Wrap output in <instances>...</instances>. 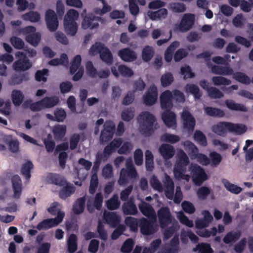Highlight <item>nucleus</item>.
I'll return each mask as SVG.
<instances>
[{"label":"nucleus","instance_id":"f257e3e1","mask_svg":"<svg viewBox=\"0 0 253 253\" xmlns=\"http://www.w3.org/2000/svg\"><path fill=\"white\" fill-rule=\"evenodd\" d=\"M137 120L139 123L140 131L145 136H149L154 132V126L155 129L157 128L158 124H155L156 118L149 112H142L138 116Z\"/></svg>","mask_w":253,"mask_h":253},{"label":"nucleus","instance_id":"f03ea898","mask_svg":"<svg viewBox=\"0 0 253 253\" xmlns=\"http://www.w3.org/2000/svg\"><path fill=\"white\" fill-rule=\"evenodd\" d=\"M78 12L75 9L69 10L64 18V27L66 34L74 36L77 33L78 26L76 21L79 17Z\"/></svg>","mask_w":253,"mask_h":253},{"label":"nucleus","instance_id":"7ed1b4c3","mask_svg":"<svg viewBox=\"0 0 253 253\" xmlns=\"http://www.w3.org/2000/svg\"><path fill=\"white\" fill-rule=\"evenodd\" d=\"M189 169L192 181L195 185L200 186L208 179L204 169L197 164H191Z\"/></svg>","mask_w":253,"mask_h":253},{"label":"nucleus","instance_id":"20e7f679","mask_svg":"<svg viewBox=\"0 0 253 253\" xmlns=\"http://www.w3.org/2000/svg\"><path fill=\"white\" fill-rule=\"evenodd\" d=\"M139 225L140 232L144 235H151L155 234L158 230V226L156 223V218H149L142 217L139 220Z\"/></svg>","mask_w":253,"mask_h":253},{"label":"nucleus","instance_id":"39448f33","mask_svg":"<svg viewBox=\"0 0 253 253\" xmlns=\"http://www.w3.org/2000/svg\"><path fill=\"white\" fill-rule=\"evenodd\" d=\"M15 56L18 58L13 64V68L16 71H25L29 69L32 66L28 57L23 52L18 51Z\"/></svg>","mask_w":253,"mask_h":253},{"label":"nucleus","instance_id":"423d86ee","mask_svg":"<svg viewBox=\"0 0 253 253\" xmlns=\"http://www.w3.org/2000/svg\"><path fill=\"white\" fill-rule=\"evenodd\" d=\"M182 120L183 128L188 135H191L195 129L196 120L193 115L188 111L184 110L181 115Z\"/></svg>","mask_w":253,"mask_h":253},{"label":"nucleus","instance_id":"0eeeda50","mask_svg":"<svg viewBox=\"0 0 253 253\" xmlns=\"http://www.w3.org/2000/svg\"><path fill=\"white\" fill-rule=\"evenodd\" d=\"M63 218L64 214L59 213L58 215L54 218L45 219L39 222L37 226V228L40 231L50 229L53 227L57 226L62 221Z\"/></svg>","mask_w":253,"mask_h":253},{"label":"nucleus","instance_id":"6e6552de","mask_svg":"<svg viewBox=\"0 0 253 253\" xmlns=\"http://www.w3.org/2000/svg\"><path fill=\"white\" fill-rule=\"evenodd\" d=\"M157 215L160 226L162 228H165L171 222V215L169 208L161 207L157 212Z\"/></svg>","mask_w":253,"mask_h":253},{"label":"nucleus","instance_id":"1a4fd4ad","mask_svg":"<svg viewBox=\"0 0 253 253\" xmlns=\"http://www.w3.org/2000/svg\"><path fill=\"white\" fill-rule=\"evenodd\" d=\"M101 19V17L95 16L92 13H87L83 19L82 27L84 30L97 28L99 26L98 22Z\"/></svg>","mask_w":253,"mask_h":253},{"label":"nucleus","instance_id":"9d476101","mask_svg":"<svg viewBox=\"0 0 253 253\" xmlns=\"http://www.w3.org/2000/svg\"><path fill=\"white\" fill-rule=\"evenodd\" d=\"M46 26L50 32L55 31L58 28L59 22L57 16L54 10L48 9L45 15Z\"/></svg>","mask_w":253,"mask_h":253},{"label":"nucleus","instance_id":"9b49d317","mask_svg":"<svg viewBox=\"0 0 253 253\" xmlns=\"http://www.w3.org/2000/svg\"><path fill=\"white\" fill-rule=\"evenodd\" d=\"M104 127L100 133V140L101 142H107L112 138L116 127L112 122L106 123Z\"/></svg>","mask_w":253,"mask_h":253},{"label":"nucleus","instance_id":"f8f14e48","mask_svg":"<svg viewBox=\"0 0 253 253\" xmlns=\"http://www.w3.org/2000/svg\"><path fill=\"white\" fill-rule=\"evenodd\" d=\"M138 173L136 169H125L123 168L120 171V175L118 182L119 185L126 184L128 181V178H135Z\"/></svg>","mask_w":253,"mask_h":253},{"label":"nucleus","instance_id":"ddd939ff","mask_svg":"<svg viewBox=\"0 0 253 253\" xmlns=\"http://www.w3.org/2000/svg\"><path fill=\"white\" fill-rule=\"evenodd\" d=\"M189 164V160L186 154L180 150L178 154V159L175 164V177L178 171H184L186 167Z\"/></svg>","mask_w":253,"mask_h":253},{"label":"nucleus","instance_id":"4468645a","mask_svg":"<svg viewBox=\"0 0 253 253\" xmlns=\"http://www.w3.org/2000/svg\"><path fill=\"white\" fill-rule=\"evenodd\" d=\"M122 144L123 140L122 138L114 139L104 148L103 152L104 157L109 159L112 153H114L117 148H119Z\"/></svg>","mask_w":253,"mask_h":253},{"label":"nucleus","instance_id":"2eb2a0df","mask_svg":"<svg viewBox=\"0 0 253 253\" xmlns=\"http://www.w3.org/2000/svg\"><path fill=\"white\" fill-rule=\"evenodd\" d=\"M103 202V197L102 194L100 192L96 193L93 200V204L90 199L87 201V209L88 211L92 213L94 211V208L98 211H100L101 209Z\"/></svg>","mask_w":253,"mask_h":253},{"label":"nucleus","instance_id":"dca6fc26","mask_svg":"<svg viewBox=\"0 0 253 253\" xmlns=\"http://www.w3.org/2000/svg\"><path fill=\"white\" fill-rule=\"evenodd\" d=\"M195 22V16L193 14H185L180 23L179 28L182 32L189 30L193 26Z\"/></svg>","mask_w":253,"mask_h":253},{"label":"nucleus","instance_id":"f3484780","mask_svg":"<svg viewBox=\"0 0 253 253\" xmlns=\"http://www.w3.org/2000/svg\"><path fill=\"white\" fill-rule=\"evenodd\" d=\"M172 93L169 90L164 91L161 94L160 97V101L162 109L170 110L172 107Z\"/></svg>","mask_w":253,"mask_h":253},{"label":"nucleus","instance_id":"a211bd4d","mask_svg":"<svg viewBox=\"0 0 253 253\" xmlns=\"http://www.w3.org/2000/svg\"><path fill=\"white\" fill-rule=\"evenodd\" d=\"M26 29L27 31L33 33L28 34L26 36V41L35 47L37 46L41 40V34L39 32L35 33L36 31V28L33 26L27 27H26Z\"/></svg>","mask_w":253,"mask_h":253},{"label":"nucleus","instance_id":"6ab92c4d","mask_svg":"<svg viewBox=\"0 0 253 253\" xmlns=\"http://www.w3.org/2000/svg\"><path fill=\"white\" fill-rule=\"evenodd\" d=\"M158 98V92L156 87L149 88L145 95L143 96L144 103L147 106L154 104Z\"/></svg>","mask_w":253,"mask_h":253},{"label":"nucleus","instance_id":"aec40b11","mask_svg":"<svg viewBox=\"0 0 253 253\" xmlns=\"http://www.w3.org/2000/svg\"><path fill=\"white\" fill-rule=\"evenodd\" d=\"M138 208L143 215L148 218H153V219H155L156 218L154 209L150 204L142 201L138 205Z\"/></svg>","mask_w":253,"mask_h":253},{"label":"nucleus","instance_id":"412c9836","mask_svg":"<svg viewBox=\"0 0 253 253\" xmlns=\"http://www.w3.org/2000/svg\"><path fill=\"white\" fill-rule=\"evenodd\" d=\"M118 56L122 60L126 62H132L137 58L135 52L128 47L120 50L118 51Z\"/></svg>","mask_w":253,"mask_h":253},{"label":"nucleus","instance_id":"4be33fe9","mask_svg":"<svg viewBox=\"0 0 253 253\" xmlns=\"http://www.w3.org/2000/svg\"><path fill=\"white\" fill-rule=\"evenodd\" d=\"M122 211L125 215H136L138 213L137 207L133 199L124 202L122 207Z\"/></svg>","mask_w":253,"mask_h":253},{"label":"nucleus","instance_id":"5701e85b","mask_svg":"<svg viewBox=\"0 0 253 253\" xmlns=\"http://www.w3.org/2000/svg\"><path fill=\"white\" fill-rule=\"evenodd\" d=\"M11 182L14 191V197L19 199L22 192L21 179L18 175H14L11 178Z\"/></svg>","mask_w":253,"mask_h":253},{"label":"nucleus","instance_id":"b1692460","mask_svg":"<svg viewBox=\"0 0 253 253\" xmlns=\"http://www.w3.org/2000/svg\"><path fill=\"white\" fill-rule=\"evenodd\" d=\"M104 219L107 224L113 228L117 227L120 222V218L115 212L104 213Z\"/></svg>","mask_w":253,"mask_h":253},{"label":"nucleus","instance_id":"393cba45","mask_svg":"<svg viewBox=\"0 0 253 253\" xmlns=\"http://www.w3.org/2000/svg\"><path fill=\"white\" fill-rule=\"evenodd\" d=\"M230 122H219L212 126V131L215 134L223 136L226 133L227 130L229 131Z\"/></svg>","mask_w":253,"mask_h":253},{"label":"nucleus","instance_id":"a878e982","mask_svg":"<svg viewBox=\"0 0 253 253\" xmlns=\"http://www.w3.org/2000/svg\"><path fill=\"white\" fill-rule=\"evenodd\" d=\"M50 183L62 187L67 184L66 179L62 175L57 173H50L47 176Z\"/></svg>","mask_w":253,"mask_h":253},{"label":"nucleus","instance_id":"bb28decb","mask_svg":"<svg viewBox=\"0 0 253 253\" xmlns=\"http://www.w3.org/2000/svg\"><path fill=\"white\" fill-rule=\"evenodd\" d=\"M67 130L65 125H56L52 129V133L56 140H62L65 136Z\"/></svg>","mask_w":253,"mask_h":253},{"label":"nucleus","instance_id":"cd10ccee","mask_svg":"<svg viewBox=\"0 0 253 253\" xmlns=\"http://www.w3.org/2000/svg\"><path fill=\"white\" fill-rule=\"evenodd\" d=\"M211 71L213 74L222 76L231 75L233 73V70L229 66H227L223 67L218 65H213L211 67Z\"/></svg>","mask_w":253,"mask_h":253},{"label":"nucleus","instance_id":"c85d7f7f","mask_svg":"<svg viewBox=\"0 0 253 253\" xmlns=\"http://www.w3.org/2000/svg\"><path fill=\"white\" fill-rule=\"evenodd\" d=\"M85 196L79 198L76 200L73 205L72 211L76 214H80L84 211L85 204Z\"/></svg>","mask_w":253,"mask_h":253},{"label":"nucleus","instance_id":"c756f323","mask_svg":"<svg viewBox=\"0 0 253 253\" xmlns=\"http://www.w3.org/2000/svg\"><path fill=\"white\" fill-rule=\"evenodd\" d=\"M183 145L191 158L192 159H196L197 154L199 153V150L196 145L188 140L184 141Z\"/></svg>","mask_w":253,"mask_h":253},{"label":"nucleus","instance_id":"7c9ffc66","mask_svg":"<svg viewBox=\"0 0 253 253\" xmlns=\"http://www.w3.org/2000/svg\"><path fill=\"white\" fill-rule=\"evenodd\" d=\"M159 152L165 159H169L174 155V147L168 144H163L159 148Z\"/></svg>","mask_w":253,"mask_h":253},{"label":"nucleus","instance_id":"2f4dec72","mask_svg":"<svg viewBox=\"0 0 253 253\" xmlns=\"http://www.w3.org/2000/svg\"><path fill=\"white\" fill-rule=\"evenodd\" d=\"M63 187L59 192V196L62 199H66L67 197L73 194L76 190L75 187L73 184L67 182V184Z\"/></svg>","mask_w":253,"mask_h":253},{"label":"nucleus","instance_id":"473e14b6","mask_svg":"<svg viewBox=\"0 0 253 253\" xmlns=\"http://www.w3.org/2000/svg\"><path fill=\"white\" fill-rule=\"evenodd\" d=\"M185 91L187 93L192 94L195 100L200 99L202 96L199 87L193 84H187L184 87Z\"/></svg>","mask_w":253,"mask_h":253},{"label":"nucleus","instance_id":"72a5a7b5","mask_svg":"<svg viewBox=\"0 0 253 253\" xmlns=\"http://www.w3.org/2000/svg\"><path fill=\"white\" fill-rule=\"evenodd\" d=\"M225 103L227 107L230 110L240 111L244 112L248 111V108L245 105L236 103L233 100L227 99L225 100Z\"/></svg>","mask_w":253,"mask_h":253},{"label":"nucleus","instance_id":"f704fd0d","mask_svg":"<svg viewBox=\"0 0 253 253\" xmlns=\"http://www.w3.org/2000/svg\"><path fill=\"white\" fill-rule=\"evenodd\" d=\"M241 232L240 231L235 232L230 231L226 234L223 239L224 243L228 244L232 242H236L241 237Z\"/></svg>","mask_w":253,"mask_h":253},{"label":"nucleus","instance_id":"c9c22d12","mask_svg":"<svg viewBox=\"0 0 253 253\" xmlns=\"http://www.w3.org/2000/svg\"><path fill=\"white\" fill-rule=\"evenodd\" d=\"M155 54L154 48L149 45L145 46L142 49V58L146 62L150 61L153 57Z\"/></svg>","mask_w":253,"mask_h":253},{"label":"nucleus","instance_id":"e433bc0d","mask_svg":"<svg viewBox=\"0 0 253 253\" xmlns=\"http://www.w3.org/2000/svg\"><path fill=\"white\" fill-rule=\"evenodd\" d=\"M165 110L162 115V120L167 126H172L174 125V112L168 109Z\"/></svg>","mask_w":253,"mask_h":253},{"label":"nucleus","instance_id":"4c0bfd02","mask_svg":"<svg viewBox=\"0 0 253 253\" xmlns=\"http://www.w3.org/2000/svg\"><path fill=\"white\" fill-rule=\"evenodd\" d=\"M33 168L34 165L30 161H28L22 165L21 169V174L26 179L29 180L30 178L31 171Z\"/></svg>","mask_w":253,"mask_h":253},{"label":"nucleus","instance_id":"58836bf2","mask_svg":"<svg viewBox=\"0 0 253 253\" xmlns=\"http://www.w3.org/2000/svg\"><path fill=\"white\" fill-rule=\"evenodd\" d=\"M43 104L44 108H50L56 105L59 102V98L57 96L50 97H45L42 99Z\"/></svg>","mask_w":253,"mask_h":253},{"label":"nucleus","instance_id":"ea45409f","mask_svg":"<svg viewBox=\"0 0 253 253\" xmlns=\"http://www.w3.org/2000/svg\"><path fill=\"white\" fill-rule=\"evenodd\" d=\"M100 55L101 60L107 64H111L113 62V55L110 49L104 46Z\"/></svg>","mask_w":253,"mask_h":253},{"label":"nucleus","instance_id":"a19ab883","mask_svg":"<svg viewBox=\"0 0 253 253\" xmlns=\"http://www.w3.org/2000/svg\"><path fill=\"white\" fill-rule=\"evenodd\" d=\"M204 111L207 115L211 117L221 118L225 115L224 111L222 110L212 107H206Z\"/></svg>","mask_w":253,"mask_h":253},{"label":"nucleus","instance_id":"79ce46f5","mask_svg":"<svg viewBox=\"0 0 253 253\" xmlns=\"http://www.w3.org/2000/svg\"><path fill=\"white\" fill-rule=\"evenodd\" d=\"M232 75L234 79L242 84H249L251 83L250 77L244 73L241 72H233Z\"/></svg>","mask_w":253,"mask_h":253},{"label":"nucleus","instance_id":"37998d69","mask_svg":"<svg viewBox=\"0 0 253 253\" xmlns=\"http://www.w3.org/2000/svg\"><path fill=\"white\" fill-rule=\"evenodd\" d=\"M222 182L226 189L231 193L238 194L242 190V188L241 187L230 183L229 180L226 179H223L222 180Z\"/></svg>","mask_w":253,"mask_h":253},{"label":"nucleus","instance_id":"c03bdc74","mask_svg":"<svg viewBox=\"0 0 253 253\" xmlns=\"http://www.w3.org/2000/svg\"><path fill=\"white\" fill-rule=\"evenodd\" d=\"M168 14V10L165 8H162L156 11L150 12L149 16L152 20L165 18Z\"/></svg>","mask_w":253,"mask_h":253},{"label":"nucleus","instance_id":"a18cd8bd","mask_svg":"<svg viewBox=\"0 0 253 253\" xmlns=\"http://www.w3.org/2000/svg\"><path fill=\"white\" fill-rule=\"evenodd\" d=\"M11 98L13 104L17 106H19L22 103L24 96L21 91L14 89L12 92Z\"/></svg>","mask_w":253,"mask_h":253},{"label":"nucleus","instance_id":"49530a36","mask_svg":"<svg viewBox=\"0 0 253 253\" xmlns=\"http://www.w3.org/2000/svg\"><path fill=\"white\" fill-rule=\"evenodd\" d=\"M193 251L198 252L197 253H213L210 244L205 243L198 244L196 247L193 249Z\"/></svg>","mask_w":253,"mask_h":253},{"label":"nucleus","instance_id":"de8ad7c7","mask_svg":"<svg viewBox=\"0 0 253 253\" xmlns=\"http://www.w3.org/2000/svg\"><path fill=\"white\" fill-rule=\"evenodd\" d=\"M135 110L133 107L127 108L121 112V118L125 122H129L134 116Z\"/></svg>","mask_w":253,"mask_h":253},{"label":"nucleus","instance_id":"09e8293b","mask_svg":"<svg viewBox=\"0 0 253 253\" xmlns=\"http://www.w3.org/2000/svg\"><path fill=\"white\" fill-rule=\"evenodd\" d=\"M81 61L82 58L80 55H77L73 58L70 67V73L71 74H74L81 67Z\"/></svg>","mask_w":253,"mask_h":253},{"label":"nucleus","instance_id":"8fccbe9b","mask_svg":"<svg viewBox=\"0 0 253 253\" xmlns=\"http://www.w3.org/2000/svg\"><path fill=\"white\" fill-rule=\"evenodd\" d=\"M193 138L200 145L204 147L207 145V138L201 130H196L194 132Z\"/></svg>","mask_w":253,"mask_h":253},{"label":"nucleus","instance_id":"3c124183","mask_svg":"<svg viewBox=\"0 0 253 253\" xmlns=\"http://www.w3.org/2000/svg\"><path fill=\"white\" fill-rule=\"evenodd\" d=\"M125 222L126 225L130 228L131 231L136 232L137 231L138 222L137 218L127 216L125 218Z\"/></svg>","mask_w":253,"mask_h":253},{"label":"nucleus","instance_id":"603ef678","mask_svg":"<svg viewBox=\"0 0 253 253\" xmlns=\"http://www.w3.org/2000/svg\"><path fill=\"white\" fill-rule=\"evenodd\" d=\"M22 18L25 21L37 22L41 18L40 14L37 11H30L22 16Z\"/></svg>","mask_w":253,"mask_h":253},{"label":"nucleus","instance_id":"864d4df0","mask_svg":"<svg viewBox=\"0 0 253 253\" xmlns=\"http://www.w3.org/2000/svg\"><path fill=\"white\" fill-rule=\"evenodd\" d=\"M229 131L235 132L241 135L245 133L247 130V127L245 125L242 124H234L230 122Z\"/></svg>","mask_w":253,"mask_h":253},{"label":"nucleus","instance_id":"5fc2aeb1","mask_svg":"<svg viewBox=\"0 0 253 253\" xmlns=\"http://www.w3.org/2000/svg\"><path fill=\"white\" fill-rule=\"evenodd\" d=\"M68 62V56L65 53H62L60 55V58H55L50 60L48 64L51 66H58L59 65H64Z\"/></svg>","mask_w":253,"mask_h":253},{"label":"nucleus","instance_id":"6e6d98bb","mask_svg":"<svg viewBox=\"0 0 253 253\" xmlns=\"http://www.w3.org/2000/svg\"><path fill=\"white\" fill-rule=\"evenodd\" d=\"M107 208L109 210H115L117 209L120 205V202L118 200V197L116 195H114L112 198H110L106 202Z\"/></svg>","mask_w":253,"mask_h":253},{"label":"nucleus","instance_id":"4d7b16f0","mask_svg":"<svg viewBox=\"0 0 253 253\" xmlns=\"http://www.w3.org/2000/svg\"><path fill=\"white\" fill-rule=\"evenodd\" d=\"M212 82L214 85H228L231 84V81L222 76H214L212 78Z\"/></svg>","mask_w":253,"mask_h":253},{"label":"nucleus","instance_id":"13d9d810","mask_svg":"<svg viewBox=\"0 0 253 253\" xmlns=\"http://www.w3.org/2000/svg\"><path fill=\"white\" fill-rule=\"evenodd\" d=\"M97 232L98 237L101 240L104 241H106L107 240L108 235L107 231L104 228V226L101 221H99L97 226Z\"/></svg>","mask_w":253,"mask_h":253},{"label":"nucleus","instance_id":"bf43d9fd","mask_svg":"<svg viewBox=\"0 0 253 253\" xmlns=\"http://www.w3.org/2000/svg\"><path fill=\"white\" fill-rule=\"evenodd\" d=\"M104 46V44L99 42H96L90 47L89 50V53L92 56H94L97 54H100L102 50H103Z\"/></svg>","mask_w":253,"mask_h":253},{"label":"nucleus","instance_id":"052dcab7","mask_svg":"<svg viewBox=\"0 0 253 253\" xmlns=\"http://www.w3.org/2000/svg\"><path fill=\"white\" fill-rule=\"evenodd\" d=\"M150 184L154 189L160 192L163 191L164 188L161 182L155 175L151 176L150 179Z\"/></svg>","mask_w":253,"mask_h":253},{"label":"nucleus","instance_id":"680f3d73","mask_svg":"<svg viewBox=\"0 0 253 253\" xmlns=\"http://www.w3.org/2000/svg\"><path fill=\"white\" fill-rule=\"evenodd\" d=\"M26 80V76L24 74H14L12 75L10 80L8 81L10 85L19 84L24 80Z\"/></svg>","mask_w":253,"mask_h":253},{"label":"nucleus","instance_id":"e2e57ef3","mask_svg":"<svg viewBox=\"0 0 253 253\" xmlns=\"http://www.w3.org/2000/svg\"><path fill=\"white\" fill-rule=\"evenodd\" d=\"M116 227V228L111 235V238L113 240L118 239L126 230V227L124 224H118Z\"/></svg>","mask_w":253,"mask_h":253},{"label":"nucleus","instance_id":"0e129e2a","mask_svg":"<svg viewBox=\"0 0 253 253\" xmlns=\"http://www.w3.org/2000/svg\"><path fill=\"white\" fill-rule=\"evenodd\" d=\"M134 245L132 239L130 238L126 239L121 247V252L123 253H130L133 248Z\"/></svg>","mask_w":253,"mask_h":253},{"label":"nucleus","instance_id":"69168bd1","mask_svg":"<svg viewBox=\"0 0 253 253\" xmlns=\"http://www.w3.org/2000/svg\"><path fill=\"white\" fill-rule=\"evenodd\" d=\"M208 95L211 98H221L224 94L218 88L215 87L211 86L208 91Z\"/></svg>","mask_w":253,"mask_h":253},{"label":"nucleus","instance_id":"338daca9","mask_svg":"<svg viewBox=\"0 0 253 253\" xmlns=\"http://www.w3.org/2000/svg\"><path fill=\"white\" fill-rule=\"evenodd\" d=\"M211 166L212 167H216L221 162L222 157L219 153L213 152L211 153Z\"/></svg>","mask_w":253,"mask_h":253},{"label":"nucleus","instance_id":"774afa93","mask_svg":"<svg viewBox=\"0 0 253 253\" xmlns=\"http://www.w3.org/2000/svg\"><path fill=\"white\" fill-rule=\"evenodd\" d=\"M11 44L14 48L18 49H21L25 47L23 41L20 38L13 36L10 39Z\"/></svg>","mask_w":253,"mask_h":253}]
</instances>
